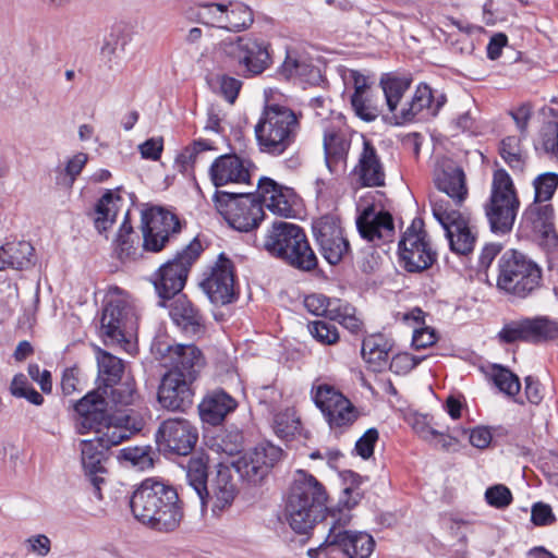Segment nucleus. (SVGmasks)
I'll list each match as a JSON object with an SVG mask.
<instances>
[{"instance_id": "nucleus-56", "label": "nucleus", "mask_w": 558, "mask_h": 558, "mask_svg": "<svg viewBox=\"0 0 558 558\" xmlns=\"http://www.w3.org/2000/svg\"><path fill=\"white\" fill-rule=\"evenodd\" d=\"M351 106L355 114L364 121H374L380 114L379 106L369 93L351 96Z\"/></svg>"}, {"instance_id": "nucleus-20", "label": "nucleus", "mask_w": 558, "mask_h": 558, "mask_svg": "<svg viewBox=\"0 0 558 558\" xmlns=\"http://www.w3.org/2000/svg\"><path fill=\"white\" fill-rule=\"evenodd\" d=\"M313 231L323 257L337 265L349 252V242L343 236L339 220L333 216H323L314 221Z\"/></svg>"}, {"instance_id": "nucleus-24", "label": "nucleus", "mask_w": 558, "mask_h": 558, "mask_svg": "<svg viewBox=\"0 0 558 558\" xmlns=\"http://www.w3.org/2000/svg\"><path fill=\"white\" fill-rule=\"evenodd\" d=\"M258 197L262 207L272 214L284 218L295 215L296 194L290 187L278 184L269 178H262L258 182Z\"/></svg>"}, {"instance_id": "nucleus-61", "label": "nucleus", "mask_w": 558, "mask_h": 558, "mask_svg": "<svg viewBox=\"0 0 558 558\" xmlns=\"http://www.w3.org/2000/svg\"><path fill=\"white\" fill-rule=\"evenodd\" d=\"M492 378L500 391L508 396H515L520 391L521 385L518 376L505 367L495 366Z\"/></svg>"}, {"instance_id": "nucleus-35", "label": "nucleus", "mask_w": 558, "mask_h": 558, "mask_svg": "<svg viewBox=\"0 0 558 558\" xmlns=\"http://www.w3.org/2000/svg\"><path fill=\"white\" fill-rule=\"evenodd\" d=\"M95 356L98 369L97 379L99 381L97 388L108 390L111 386L118 385L124 373V362L99 347H95Z\"/></svg>"}, {"instance_id": "nucleus-5", "label": "nucleus", "mask_w": 558, "mask_h": 558, "mask_svg": "<svg viewBox=\"0 0 558 558\" xmlns=\"http://www.w3.org/2000/svg\"><path fill=\"white\" fill-rule=\"evenodd\" d=\"M542 283L541 267L525 254L510 250L498 260L497 288L506 294L525 299Z\"/></svg>"}, {"instance_id": "nucleus-34", "label": "nucleus", "mask_w": 558, "mask_h": 558, "mask_svg": "<svg viewBox=\"0 0 558 558\" xmlns=\"http://www.w3.org/2000/svg\"><path fill=\"white\" fill-rule=\"evenodd\" d=\"M412 78L408 75H398L393 73L384 74L379 81V85L384 92L388 111L391 119L397 125V114L400 111L401 102L404 94L409 90Z\"/></svg>"}, {"instance_id": "nucleus-31", "label": "nucleus", "mask_w": 558, "mask_h": 558, "mask_svg": "<svg viewBox=\"0 0 558 558\" xmlns=\"http://www.w3.org/2000/svg\"><path fill=\"white\" fill-rule=\"evenodd\" d=\"M326 544L337 546L348 558H369L375 548L373 536L359 531H333L327 535Z\"/></svg>"}, {"instance_id": "nucleus-42", "label": "nucleus", "mask_w": 558, "mask_h": 558, "mask_svg": "<svg viewBox=\"0 0 558 558\" xmlns=\"http://www.w3.org/2000/svg\"><path fill=\"white\" fill-rule=\"evenodd\" d=\"M525 342L539 343L558 337V325L545 316L522 318Z\"/></svg>"}, {"instance_id": "nucleus-48", "label": "nucleus", "mask_w": 558, "mask_h": 558, "mask_svg": "<svg viewBox=\"0 0 558 558\" xmlns=\"http://www.w3.org/2000/svg\"><path fill=\"white\" fill-rule=\"evenodd\" d=\"M98 427L99 430L96 428L92 432L95 434L94 439L98 440V442H100V445L107 450L113 446L120 445L131 436L130 429L120 424L113 423L110 415L106 421H104V425Z\"/></svg>"}, {"instance_id": "nucleus-63", "label": "nucleus", "mask_w": 558, "mask_h": 558, "mask_svg": "<svg viewBox=\"0 0 558 558\" xmlns=\"http://www.w3.org/2000/svg\"><path fill=\"white\" fill-rule=\"evenodd\" d=\"M310 333L322 344L332 345L339 341L337 327L324 320H315L308 324Z\"/></svg>"}, {"instance_id": "nucleus-7", "label": "nucleus", "mask_w": 558, "mask_h": 558, "mask_svg": "<svg viewBox=\"0 0 558 558\" xmlns=\"http://www.w3.org/2000/svg\"><path fill=\"white\" fill-rule=\"evenodd\" d=\"M214 202L219 214L235 230L247 232L264 219V209L250 193L216 192Z\"/></svg>"}, {"instance_id": "nucleus-59", "label": "nucleus", "mask_w": 558, "mask_h": 558, "mask_svg": "<svg viewBox=\"0 0 558 558\" xmlns=\"http://www.w3.org/2000/svg\"><path fill=\"white\" fill-rule=\"evenodd\" d=\"M136 397L135 383L128 380L125 383H118L108 389L107 400L114 405H130L134 402Z\"/></svg>"}, {"instance_id": "nucleus-43", "label": "nucleus", "mask_w": 558, "mask_h": 558, "mask_svg": "<svg viewBox=\"0 0 558 558\" xmlns=\"http://www.w3.org/2000/svg\"><path fill=\"white\" fill-rule=\"evenodd\" d=\"M207 464L208 459L205 454L193 456L187 463L186 466V477L189 484L196 492L199 497L202 505H206V494H207Z\"/></svg>"}, {"instance_id": "nucleus-6", "label": "nucleus", "mask_w": 558, "mask_h": 558, "mask_svg": "<svg viewBox=\"0 0 558 558\" xmlns=\"http://www.w3.org/2000/svg\"><path fill=\"white\" fill-rule=\"evenodd\" d=\"M519 208L520 199L510 174L505 169L495 170L489 197L484 205L492 231L499 234L510 232Z\"/></svg>"}, {"instance_id": "nucleus-8", "label": "nucleus", "mask_w": 558, "mask_h": 558, "mask_svg": "<svg viewBox=\"0 0 558 558\" xmlns=\"http://www.w3.org/2000/svg\"><path fill=\"white\" fill-rule=\"evenodd\" d=\"M202 251L201 242L194 239L153 275L151 282L161 299H171L184 288L190 268Z\"/></svg>"}, {"instance_id": "nucleus-41", "label": "nucleus", "mask_w": 558, "mask_h": 558, "mask_svg": "<svg viewBox=\"0 0 558 558\" xmlns=\"http://www.w3.org/2000/svg\"><path fill=\"white\" fill-rule=\"evenodd\" d=\"M360 499L361 495L357 489H344L343 496L339 501L341 507L329 512L330 529L328 534H331L333 530L335 532H352L351 530H345V526H348L352 520L350 510L359 504Z\"/></svg>"}, {"instance_id": "nucleus-57", "label": "nucleus", "mask_w": 558, "mask_h": 558, "mask_svg": "<svg viewBox=\"0 0 558 558\" xmlns=\"http://www.w3.org/2000/svg\"><path fill=\"white\" fill-rule=\"evenodd\" d=\"M10 392L16 398H25L35 405H40L44 402V397L29 385L24 374H16L13 377Z\"/></svg>"}, {"instance_id": "nucleus-15", "label": "nucleus", "mask_w": 558, "mask_h": 558, "mask_svg": "<svg viewBox=\"0 0 558 558\" xmlns=\"http://www.w3.org/2000/svg\"><path fill=\"white\" fill-rule=\"evenodd\" d=\"M201 287L214 304H228L234 300V271L232 262L220 254L204 272Z\"/></svg>"}, {"instance_id": "nucleus-55", "label": "nucleus", "mask_w": 558, "mask_h": 558, "mask_svg": "<svg viewBox=\"0 0 558 558\" xmlns=\"http://www.w3.org/2000/svg\"><path fill=\"white\" fill-rule=\"evenodd\" d=\"M535 191L534 202L543 204L549 201L558 187V174L546 172L536 177L533 181Z\"/></svg>"}, {"instance_id": "nucleus-28", "label": "nucleus", "mask_w": 558, "mask_h": 558, "mask_svg": "<svg viewBox=\"0 0 558 558\" xmlns=\"http://www.w3.org/2000/svg\"><path fill=\"white\" fill-rule=\"evenodd\" d=\"M81 462L86 476L94 486V494L97 499H102L101 484L105 482L104 474L107 472L105 462L107 449L98 440L86 439L80 444Z\"/></svg>"}, {"instance_id": "nucleus-62", "label": "nucleus", "mask_w": 558, "mask_h": 558, "mask_svg": "<svg viewBox=\"0 0 558 558\" xmlns=\"http://www.w3.org/2000/svg\"><path fill=\"white\" fill-rule=\"evenodd\" d=\"M336 315L337 317H332L331 320L338 322L350 332L359 333L362 330L363 323L356 316L355 308L349 303L340 300Z\"/></svg>"}, {"instance_id": "nucleus-53", "label": "nucleus", "mask_w": 558, "mask_h": 558, "mask_svg": "<svg viewBox=\"0 0 558 558\" xmlns=\"http://www.w3.org/2000/svg\"><path fill=\"white\" fill-rule=\"evenodd\" d=\"M272 427L278 437L289 438L299 430L300 420L293 409L287 408L275 414Z\"/></svg>"}, {"instance_id": "nucleus-60", "label": "nucleus", "mask_w": 558, "mask_h": 558, "mask_svg": "<svg viewBox=\"0 0 558 558\" xmlns=\"http://www.w3.org/2000/svg\"><path fill=\"white\" fill-rule=\"evenodd\" d=\"M214 149L216 148L213 142L203 138L196 140L192 145L181 151L177 158V162L183 170H187L189 167H192L197 161L201 153Z\"/></svg>"}, {"instance_id": "nucleus-9", "label": "nucleus", "mask_w": 558, "mask_h": 558, "mask_svg": "<svg viewBox=\"0 0 558 558\" xmlns=\"http://www.w3.org/2000/svg\"><path fill=\"white\" fill-rule=\"evenodd\" d=\"M312 397L329 428L337 434L348 430L360 417V411L354 404L331 385L314 386Z\"/></svg>"}, {"instance_id": "nucleus-22", "label": "nucleus", "mask_w": 558, "mask_h": 558, "mask_svg": "<svg viewBox=\"0 0 558 558\" xmlns=\"http://www.w3.org/2000/svg\"><path fill=\"white\" fill-rule=\"evenodd\" d=\"M325 162L331 173L344 172L351 136L340 117L324 126Z\"/></svg>"}, {"instance_id": "nucleus-26", "label": "nucleus", "mask_w": 558, "mask_h": 558, "mask_svg": "<svg viewBox=\"0 0 558 558\" xmlns=\"http://www.w3.org/2000/svg\"><path fill=\"white\" fill-rule=\"evenodd\" d=\"M436 187L447 194L456 206H461L469 195L465 173L451 159L439 160L434 170Z\"/></svg>"}, {"instance_id": "nucleus-12", "label": "nucleus", "mask_w": 558, "mask_h": 558, "mask_svg": "<svg viewBox=\"0 0 558 558\" xmlns=\"http://www.w3.org/2000/svg\"><path fill=\"white\" fill-rule=\"evenodd\" d=\"M151 352L160 363L169 368L168 372H177L191 380H195L205 365L201 350L193 344H171L166 339H155Z\"/></svg>"}, {"instance_id": "nucleus-11", "label": "nucleus", "mask_w": 558, "mask_h": 558, "mask_svg": "<svg viewBox=\"0 0 558 558\" xmlns=\"http://www.w3.org/2000/svg\"><path fill=\"white\" fill-rule=\"evenodd\" d=\"M398 254L401 265L409 272H421L436 262V251L423 229L421 219L413 220L404 231L399 241Z\"/></svg>"}, {"instance_id": "nucleus-47", "label": "nucleus", "mask_w": 558, "mask_h": 558, "mask_svg": "<svg viewBox=\"0 0 558 558\" xmlns=\"http://www.w3.org/2000/svg\"><path fill=\"white\" fill-rule=\"evenodd\" d=\"M187 17L210 27H223L225 4L222 3H202L191 8Z\"/></svg>"}, {"instance_id": "nucleus-30", "label": "nucleus", "mask_w": 558, "mask_h": 558, "mask_svg": "<svg viewBox=\"0 0 558 558\" xmlns=\"http://www.w3.org/2000/svg\"><path fill=\"white\" fill-rule=\"evenodd\" d=\"M169 314L186 336L199 338L205 335V318L185 295H180L172 302Z\"/></svg>"}, {"instance_id": "nucleus-4", "label": "nucleus", "mask_w": 558, "mask_h": 558, "mask_svg": "<svg viewBox=\"0 0 558 558\" xmlns=\"http://www.w3.org/2000/svg\"><path fill=\"white\" fill-rule=\"evenodd\" d=\"M221 60L243 76H255L271 63L269 44L253 35L230 37L218 44Z\"/></svg>"}, {"instance_id": "nucleus-33", "label": "nucleus", "mask_w": 558, "mask_h": 558, "mask_svg": "<svg viewBox=\"0 0 558 558\" xmlns=\"http://www.w3.org/2000/svg\"><path fill=\"white\" fill-rule=\"evenodd\" d=\"M235 408L236 401L227 392L219 390L207 395L203 399L199 404V414L204 422L218 425Z\"/></svg>"}, {"instance_id": "nucleus-25", "label": "nucleus", "mask_w": 558, "mask_h": 558, "mask_svg": "<svg viewBox=\"0 0 558 558\" xmlns=\"http://www.w3.org/2000/svg\"><path fill=\"white\" fill-rule=\"evenodd\" d=\"M193 381L177 372H167L158 389L159 403L171 411H184L193 403Z\"/></svg>"}, {"instance_id": "nucleus-50", "label": "nucleus", "mask_w": 558, "mask_h": 558, "mask_svg": "<svg viewBox=\"0 0 558 558\" xmlns=\"http://www.w3.org/2000/svg\"><path fill=\"white\" fill-rule=\"evenodd\" d=\"M126 46V39L120 28H113L104 39L100 48L101 60L105 61L109 68L118 64Z\"/></svg>"}, {"instance_id": "nucleus-1", "label": "nucleus", "mask_w": 558, "mask_h": 558, "mask_svg": "<svg viewBox=\"0 0 558 558\" xmlns=\"http://www.w3.org/2000/svg\"><path fill=\"white\" fill-rule=\"evenodd\" d=\"M130 507L137 521L162 533L175 531L184 517L177 489L156 478L141 483L132 494Z\"/></svg>"}, {"instance_id": "nucleus-49", "label": "nucleus", "mask_w": 558, "mask_h": 558, "mask_svg": "<svg viewBox=\"0 0 558 558\" xmlns=\"http://www.w3.org/2000/svg\"><path fill=\"white\" fill-rule=\"evenodd\" d=\"M524 218L535 233L555 227V214L550 204H531L524 213Z\"/></svg>"}, {"instance_id": "nucleus-32", "label": "nucleus", "mask_w": 558, "mask_h": 558, "mask_svg": "<svg viewBox=\"0 0 558 558\" xmlns=\"http://www.w3.org/2000/svg\"><path fill=\"white\" fill-rule=\"evenodd\" d=\"M290 266L303 270L311 271L317 266V257L310 246L306 235L302 228L295 235L292 243L281 255L278 256Z\"/></svg>"}, {"instance_id": "nucleus-14", "label": "nucleus", "mask_w": 558, "mask_h": 558, "mask_svg": "<svg viewBox=\"0 0 558 558\" xmlns=\"http://www.w3.org/2000/svg\"><path fill=\"white\" fill-rule=\"evenodd\" d=\"M281 457V448L266 442L245 452L232 462V466L244 481L251 484H258Z\"/></svg>"}, {"instance_id": "nucleus-18", "label": "nucleus", "mask_w": 558, "mask_h": 558, "mask_svg": "<svg viewBox=\"0 0 558 558\" xmlns=\"http://www.w3.org/2000/svg\"><path fill=\"white\" fill-rule=\"evenodd\" d=\"M446 102L442 94L435 95L426 83H420L412 96L403 102L397 114V125L415 122L421 119L434 118Z\"/></svg>"}, {"instance_id": "nucleus-13", "label": "nucleus", "mask_w": 558, "mask_h": 558, "mask_svg": "<svg viewBox=\"0 0 558 558\" xmlns=\"http://www.w3.org/2000/svg\"><path fill=\"white\" fill-rule=\"evenodd\" d=\"M143 248L161 252L170 239L181 231L177 215L161 207H151L142 214Z\"/></svg>"}, {"instance_id": "nucleus-27", "label": "nucleus", "mask_w": 558, "mask_h": 558, "mask_svg": "<svg viewBox=\"0 0 558 558\" xmlns=\"http://www.w3.org/2000/svg\"><path fill=\"white\" fill-rule=\"evenodd\" d=\"M354 173L363 186L380 187L385 185V166L376 147L369 140L363 138V147Z\"/></svg>"}, {"instance_id": "nucleus-23", "label": "nucleus", "mask_w": 558, "mask_h": 558, "mask_svg": "<svg viewBox=\"0 0 558 558\" xmlns=\"http://www.w3.org/2000/svg\"><path fill=\"white\" fill-rule=\"evenodd\" d=\"M209 178L216 187L229 184H248L251 162L235 154H226L216 158L209 168Z\"/></svg>"}, {"instance_id": "nucleus-16", "label": "nucleus", "mask_w": 558, "mask_h": 558, "mask_svg": "<svg viewBox=\"0 0 558 558\" xmlns=\"http://www.w3.org/2000/svg\"><path fill=\"white\" fill-rule=\"evenodd\" d=\"M197 439V428L183 417L165 420L156 433L159 447L181 456L189 454L194 449Z\"/></svg>"}, {"instance_id": "nucleus-36", "label": "nucleus", "mask_w": 558, "mask_h": 558, "mask_svg": "<svg viewBox=\"0 0 558 558\" xmlns=\"http://www.w3.org/2000/svg\"><path fill=\"white\" fill-rule=\"evenodd\" d=\"M300 229L294 223L286 221L275 222L265 235L264 248L271 256L278 257L292 243Z\"/></svg>"}, {"instance_id": "nucleus-3", "label": "nucleus", "mask_w": 558, "mask_h": 558, "mask_svg": "<svg viewBox=\"0 0 558 558\" xmlns=\"http://www.w3.org/2000/svg\"><path fill=\"white\" fill-rule=\"evenodd\" d=\"M303 114L278 104L264 107L255 125V136L260 151L282 155L296 140L301 131Z\"/></svg>"}, {"instance_id": "nucleus-19", "label": "nucleus", "mask_w": 558, "mask_h": 558, "mask_svg": "<svg viewBox=\"0 0 558 558\" xmlns=\"http://www.w3.org/2000/svg\"><path fill=\"white\" fill-rule=\"evenodd\" d=\"M107 389L96 388L80 399L75 405V427L81 435L92 433L98 426L104 425L109 414V401Z\"/></svg>"}, {"instance_id": "nucleus-64", "label": "nucleus", "mask_w": 558, "mask_h": 558, "mask_svg": "<svg viewBox=\"0 0 558 558\" xmlns=\"http://www.w3.org/2000/svg\"><path fill=\"white\" fill-rule=\"evenodd\" d=\"M486 502L497 509H505L512 502V494L510 489L502 485L496 484L488 487L485 492Z\"/></svg>"}, {"instance_id": "nucleus-40", "label": "nucleus", "mask_w": 558, "mask_h": 558, "mask_svg": "<svg viewBox=\"0 0 558 558\" xmlns=\"http://www.w3.org/2000/svg\"><path fill=\"white\" fill-rule=\"evenodd\" d=\"M116 244L119 257L122 260H135L142 257V253L145 251L143 243L140 244V239L129 221L128 214L119 229Z\"/></svg>"}, {"instance_id": "nucleus-10", "label": "nucleus", "mask_w": 558, "mask_h": 558, "mask_svg": "<svg viewBox=\"0 0 558 558\" xmlns=\"http://www.w3.org/2000/svg\"><path fill=\"white\" fill-rule=\"evenodd\" d=\"M430 205L433 216L446 231L451 251L460 255L472 252L476 236L470 227L469 218L460 210L451 208L444 197H433Z\"/></svg>"}, {"instance_id": "nucleus-38", "label": "nucleus", "mask_w": 558, "mask_h": 558, "mask_svg": "<svg viewBox=\"0 0 558 558\" xmlns=\"http://www.w3.org/2000/svg\"><path fill=\"white\" fill-rule=\"evenodd\" d=\"M34 247L29 242H10L0 246V270L8 267L23 269L32 264Z\"/></svg>"}, {"instance_id": "nucleus-37", "label": "nucleus", "mask_w": 558, "mask_h": 558, "mask_svg": "<svg viewBox=\"0 0 558 558\" xmlns=\"http://www.w3.org/2000/svg\"><path fill=\"white\" fill-rule=\"evenodd\" d=\"M123 199L113 191H107L97 202L94 210V226L99 233H105L116 221Z\"/></svg>"}, {"instance_id": "nucleus-46", "label": "nucleus", "mask_w": 558, "mask_h": 558, "mask_svg": "<svg viewBox=\"0 0 558 558\" xmlns=\"http://www.w3.org/2000/svg\"><path fill=\"white\" fill-rule=\"evenodd\" d=\"M391 350L390 342L381 335H373L363 340L362 356L374 368H379L385 365L389 359Z\"/></svg>"}, {"instance_id": "nucleus-54", "label": "nucleus", "mask_w": 558, "mask_h": 558, "mask_svg": "<svg viewBox=\"0 0 558 558\" xmlns=\"http://www.w3.org/2000/svg\"><path fill=\"white\" fill-rule=\"evenodd\" d=\"M88 161V155L76 153L65 162L58 175V183L71 187Z\"/></svg>"}, {"instance_id": "nucleus-2", "label": "nucleus", "mask_w": 558, "mask_h": 558, "mask_svg": "<svg viewBox=\"0 0 558 558\" xmlns=\"http://www.w3.org/2000/svg\"><path fill=\"white\" fill-rule=\"evenodd\" d=\"M327 494L323 485L311 474L298 471L284 512L287 520L296 533H307L323 518Z\"/></svg>"}, {"instance_id": "nucleus-21", "label": "nucleus", "mask_w": 558, "mask_h": 558, "mask_svg": "<svg viewBox=\"0 0 558 558\" xmlns=\"http://www.w3.org/2000/svg\"><path fill=\"white\" fill-rule=\"evenodd\" d=\"M356 228L361 238L372 243L373 246L392 242L396 234L391 214L374 205L365 207L359 214Z\"/></svg>"}, {"instance_id": "nucleus-45", "label": "nucleus", "mask_w": 558, "mask_h": 558, "mask_svg": "<svg viewBox=\"0 0 558 558\" xmlns=\"http://www.w3.org/2000/svg\"><path fill=\"white\" fill-rule=\"evenodd\" d=\"M499 154L513 172L522 173L524 171L527 162V153L523 148L519 136L512 135L501 140Z\"/></svg>"}, {"instance_id": "nucleus-29", "label": "nucleus", "mask_w": 558, "mask_h": 558, "mask_svg": "<svg viewBox=\"0 0 558 558\" xmlns=\"http://www.w3.org/2000/svg\"><path fill=\"white\" fill-rule=\"evenodd\" d=\"M236 493L231 468L222 462L218 463L216 475L207 485L206 504L210 500L214 512L222 511L231 506Z\"/></svg>"}, {"instance_id": "nucleus-51", "label": "nucleus", "mask_w": 558, "mask_h": 558, "mask_svg": "<svg viewBox=\"0 0 558 558\" xmlns=\"http://www.w3.org/2000/svg\"><path fill=\"white\" fill-rule=\"evenodd\" d=\"M155 452L150 447H128L119 452V459L131 468L145 471L154 465Z\"/></svg>"}, {"instance_id": "nucleus-44", "label": "nucleus", "mask_w": 558, "mask_h": 558, "mask_svg": "<svg viewBox=\"0 0 558 558\" xmlns=\"http://www.w3.org/2000/svg\"><path fill=\"white\" fill-rule=\"evenodd\" d=\"M254 22L251 8L242 2L225 4V17L222 29L239 33L247 29Z\"/></svg>"}, {"instance_id": "nucleus-39", "label": "nucleus", "mask_w": 558, "mask_h": 558, "mask_svg": "<svg viewBox=\"0 0 558 558\" xmlns=\"http://www.w3.org/2000/svg\"><path fill=\"white\" fill-rule=\"evenodd\" d=\"M413 428L421 438L429 442L435 441V445L445 451L456 450L460 437L468 435V430L462 427H456L451 433H445L418 421L413 425Z\"/></svg>"}, {"instance_id": "nucleus-58", "label": "nucleus", "mask_w": 558, "mask_h": 558, "mask_svg": "<svg viewBox=\"0 0 558 558\" xmlns=\"http://www.w3.org/2000/svg\"><path fill=\"white\" fill-rule=\"evenodd\" d=\"M313 70L304 59L300 58L294 51H287L286 59L280 66V74L286 78L305 77Z\"/></svg>"}, {"instance_id": "nucleus-17", "label": "nucleus", "mask_w": 558, "mask_h": 558, "mask_svg": "<svg viewBox=\"0 0 558 558\" xmlns=\"http://www.w3.org/2000/svg\"><path fill=\"white\" fill-rule=\"evenodd\" d=\"M102 335L112 342L121 343L135 330L137 316L134 307L123 300L108 302L101 315Z\"/></svg>"}, {"instance_id": "nucleus-52", "label": "nucleus", "mask_w": 558, "mask_h": 558, "mask_svg": "<svg viewBox=\"0 0 558 558\" xmlns=\"http://www.w3.org/2000/svg\"><path fill=\"white\" fill-rule=\"evenodd\" d=\"M339 302L340 299H329L324 294L314 293L304 299V306L311 314L325 316L331 320L332 317H337Z\"/></svg>"}]
</instances>
